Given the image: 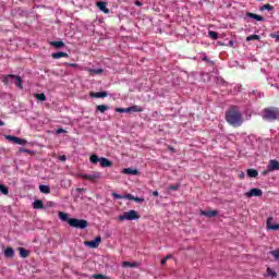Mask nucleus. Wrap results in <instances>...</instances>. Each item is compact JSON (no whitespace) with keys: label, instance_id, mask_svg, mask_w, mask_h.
<instances>
[{"label":"nucleus","instance_id":"1","mask_svg":"<svg viewBox=\"0 0 279 279\" xmlns=\"http://www.w3.org/2000/svg\"><path fill=\"white\" fill-rule=\"evenodd\" d=\"M225 119L232 128H241L243 125V114L236 106H232L226 111Z\"/></svg>","mask_w":279,"mask_h":279},{"label":"nucleus","instance_id":"2","mask_svg":"<svg viewBox=\"0 0 279 279\" xmlns=\"http://www.w3.org/2000/svg\"><path fill=\"white\" fill-rule=\"evenodd\" d=\"M263 119H265V121H276L279 119V109L276 107L264 109Z\"/></svg>","mask_w":279,"mask_h":279},{"label":"nucleus","instance_id":"3","mask_svg":"<svg viewBox=\"0 0 279 279\" xmlns=\"http://www.w3.org/2000/svg\"><path fill=\"white\" fill-rule=\"evenodd\" d=\"M136 219H141V215L134 209L125 211L123 215L119 216L120 221H134Z\"/></svg>","mask_w":279,"mask_h":279},{"label":"nucleus","instance_id":"4","mask_svg":"<svg viewBox=\"0 0 279 279\" xmlns=\"http://www.w3.org/2000/svg\"><path fill=\"white\" fill-rule=\"evenodd\" d=\"M69 226H71V228L84 230V229L88 228V221H86L84 219L70 218Z\"/></svg>","mask_w":279,"mask_h":279},{"label":"nucleus","instance_id":"5","mask_svg":"<svg viewBox=\"0 0 279 279\" xmlns=\"http://www.w3.org/2000/svg\"><path fill=\"white\" fill-rule=\"evenodd\" d=\"M78 178H82L83 180H87L88 182H95L96 180H99L101 178V173L95 172L93 174H78Z\"/></svg>","mask_w":279,"mask_h":279},{"label":"nucleus","instance_id":"6","mask_svg":"<svg viewBox=\"0 0 279 279\" xmlns=\"http://www.w3.org/2000/svg\"><path fill=\"white\" fill-rule=\"evenodd\" d=\"M7 141H10V143H13L14 145H27V141L16 137V136H12V135H7Z\"/></svg>","mask_w":279,"mask_h":279},{"label":"nucleus","instance_id":"7","mask_svg":"<svg viewBox=\"0 0 279 279\" xmlns=\"http://www.w3.org/2000/svg\"><path fill=\"white\" fill-rule=\"evenodd\" d=\"M263 196V190L260 189H251L246 193V197H262Z\"/></svg>","mask_w":279,"mask_h":279},{"label":"nucleus","instance_id":"8","mask_svg":"<svg viewBox=\"0 0 279 279\" xmlns=\"http://www.w3.org/2000/svg\"><path fill=\"white\" fill-rule=\"evenodd\" d=\"M96 5L100 10V12H104V14H110V9H108V2L99 1L96 3Z\"/></svg>","mask_w":279,"mask_h":279},{"label":"nucleus","instance_id":"9","mask_svg":"<svg viewBox=\"0 0 279 279\" xmlns=\"http://www.w3.org/2000/svg\"><path fill=\"white\" fill-rule=\"evenodd\" d=\"M112 197H114L116 199H130L131 202H134V195L132 194H126V195H121V194H118L117 192H112Z\"/></svg>","mask_w":279,"mask_h":279},{"label":"nucleus","instance_id":"10","mask_svg":"<svg viewBox=\"0 0 279 279\" xmlns=\"http://www.w3.org/2000/svg\"><path fill=\"white\" fill-rule=\"evenodd\" d=\"M99 243H101V236H97L93 241H86L85 245H87V247L97 248L99 247Z\"/></svg>","mask_w":279,"mask_h":279},{"label":"nucleus","instance_id":"11","mask_svg":"<svg viewBox=\"0 0 279 279\" xmlns=\"http://www.w3.org/2000/svg\"><path fill=\"white\" fill-rule=\"evenodd\" d=\"M268 171H279V161L271 159L268 163Z\"/></svg>","mask_w":279,"mask_h":279},{"label":"nucleus","instance_id":"12","mask_svg":"<svg viewBox=\"0 0 279 279\" xmlns=\"http://www.w3.org/2000/svg\"><path fill=\"white\" fill-rule=\"evenodd\" d=\"M201 215H203V217H208L209 219H213V217H217V215H219V211H217V210H203V211H201Z\"/></svg>","mask_w":279,"mask_h":279},{"label":"nucleus","instance_id":"13","mask_svg":"<svg viewBox=\"0 0 279 279\" xmlns=\"http://www.w3.org/2000/svg\"><path fill=\"white\" fill-rule=\"evenodd\" d=\"M12 80L17 88L23 89V78H21V76L13 74Z\"/></svg>","mask_w":279,"mask_h":279},{"label":"nucleus","instance_id":"14","mask_svg":"<svg viewBox=\"0 0 279 279\" xmlns=\"http://www.w3.org/2000/svg\"><path fill=\"white\" fill-rule=\"evenodd\" d=\"M266 278H272V279H276L278 278V272H276V270L271 269V267H268L266 269V275H265Z\"/></svg>","mask_w":279,"mask_h":279},{"label":"nucleus","instance_id":"15","mask_svg":"<svg viewBox=\"0 0 279 279\" xmlns=\"http://www.w3.org/2000/svg\"><path fill=\"white\" fill-rule=\"evenodd\" d=\"M271 221H274V217H269L268 219H267V229L268 230H279V225H276V223H274V225H271Z\"/></svg>","mask_w":279,"mask_h":279},{"label":"nucleus","instance_id":"16","mask_svg":"<svg viewBox=\"0 0 279 279\" xmlns=\"http://www.w3.org/2000/svg\"><path fill=\"white\" fill-rule=\"evenodd\" d=\"M90 97H95L96 99H104V97H108V92L92 93Z\"/></svg>","mask_w":279,"mask_h":279},{"label":"nucleus","instance_id":"17","mask_svg":"<svg viewBox=\"0 0 279 279\" xmlns=\"http://www.w3.org/2000/svg\"><path fill=\"white\" fill-rule=\"evenodd\" d=\"M246 16H248V19H254L255 21H259L263 22L265 21V19L256 13H252V12H247Z\"/></svg>","mask_w":279,"mask_h":279},{"label":"nucleus","instance_id":"18","mask_svg":"<svg viewBox=\"0 0 279 279\" xmlns=\"http://www.w3.org/2000/svg\"><path fill=\"white\" fill-rule=\"evenodd\" d=\"M122 172L125 173L126 175H138L137 169L126 168V169H123Z\"/></svg>","mask_w":279,"mask_h":279},{"label":"nucleus","instance_id":"19","mask_svg":"<svg viewBox=\"0 0 279 279\" xmlns=\"http://www.w3.org/2000/svg\"><path fill=\"white\" fill-rule=\"evenodd\" d=\"M33 208H35V210H40L45 208V204L43 203V201L37 199L33 203Z\"/></svg>","mask_w":279,"mask_h":279},{"label":"nucleus","instance_id":"20","mask_svg":"<svg viewBox=\"0 0 279 279\" xmlns=\"http://www.w3.org/2000/svg\"><path fill=\"white\" fill-rule=\"evenodd\" d=\"M52 58L54 60H60V58H69V53H66V52H54V53H52Z\"/></svg>","mask_w":279,"mask_h":279},{"label":"nucleus","instance_id":"21","mask_svg":"<svg viewBox=\"0 0 279 279\" xmlns=\"http://www.w3.org/2000/svg\"><path fill=\"white\" fill-rule=\"evenodd\" d=\"M99 162L101 167H112V162L106 157H101Z\"/></svg>","mask_w":279,"mask_h":279},{"label":"nucleus","instance_id":"22","mask_svg":"<svg viewBox=\"0 0 279 279\" xmlns=\"http://www.w3.org/2000/svg\"><path fill=\"white\" fill-rule=\"evenodd\" d=\"M21 258H27L29 256V251L25 247H19Z\"/></svg>","mask_w":279,"mask_h":279},{"label":"nucleus","instance_id":"23","mask_svg":"<svg viewBox=\"0 0 279 279\" xmlns=\"http://www.w3.org/2000/svg\"><path fill=\"white\" fill-rule=\"evenodd\" d=\"M246 175L248 178H258V170H256V169H247Z\"/></svg>","mask_w":279,"mask_h":279},{"label":"nucleus","instance_id":"24","mask_svg":"<svg viewBox=\"0 0 279 279\" xmlns=\"http://www.w3.org/2000/svg\"><path fill=\"white\" fill-rule=\"evenodd\" d=\"M39 191L45 195H49V193H51V187L49 185H39Z\"/></svg>","mask_w":279,"mask_h":279},{"label":"nucleus","instance_id":"25","mask_svg":"<svg viewBox=\"0 0 279 279\" xmlns=\"http://www.w3.org/2000/svg\"><path fill=\"white\" fill-rule=\"evenodd\" d=\"M267 10L268 12H274V5L267 3L259 8V12H265Z\"/></svg>","mask_w":279,"mask_h":279},{"label":"nucleus","instance_id":"26","mask_svg":"<svg viewBox=\"0 0 279 279\" xmlns=\"http://www.w3.org/2000/svg\"><path fill=\"white\" fill-rule=\"evenodd\" d=\"M12 77H14V74H7L3 76L2 82L4 86H10V80H12Z\"/></svg>","mask_w":279,"mask_h":279},{"label":"nucleus","instance_id":"27","mask_svg":"<svg viewBox=\"0 0 279 279\" xmlns=\"http://www.w3.org/2000/svg\"><path fill=\"white\" fill-rule=\"evenodd\" d=\"M143 107L138 106V105H134L129 107V112H143Z\"/></svg>","mask_w":279,"mask_h":279},{"label":"nucleus","instance_id":"28","mask_svg":"<svg viewBox=\"0 0 279 279\" xmlns=\"http://www.w3.org/2000/svg\"><path fill=\"white\" fill-rule=\"evenodd\" d=\"M4 256L7 258H12V256H14V248L12 247H7L4 251Z\"/></svg>","mask_w":279,"mask_h":279},{"label":"nucleus","instance_id":"29","mask_svg":"<svg viewBox=\"0 0 279 279\" xmlns=\"http://www.w3.org/2000/svg\"><path fill=\"white\" fill-rule=\"evenodd\" d=\"M96 110L98 112H101V114H104V112H106L107 110H110V107L106 106V105H98L96 107Z\"/></svg>","mask_w":279,"mask_h":279},{"label":"nucleus","instance_id":"30","mask_svg":"<svg viewBox=\"0 0 279 279\" xmlns=\"http://www.w3.org/2000/svg\"><path fill=\"white\" fill-rule=\"evenodd\" d=\"M59 219H61V221H66L69 223V220H71V218H69V214H65L63 211L59 213Z\"/></svg>","mask_w":279,"mask_h":279},{"label":"nucleus","instance_id":"31","mask_svg":"<svg viewBox=\"0 0 279 279\" xmlns=\"http://www.w3.org/2000/svg\"><path fill=\"white\" fill-rule=\"evenodd\" d=\"M51 47H56V49H62L64 47V41H51Z\"/></svg>","mask_w":279,"mask_h":279},{"label":"nucleus","instance_id":"32","mask_svg":"<svg viewBox=\"0 0 279 279\" xmlns=\"http://www.w3.org/2000/svg\"><path fill=\"white\" fill-rule=\"evenodd\" d=\"M35 99H38V101H47V95L44 93L41 94H34Z\"/></svg>","mask_w":279,"mask_h":279},{"label":"nucleus","instance_id":"33","mask_svg":"<svg viewBox=\"0 0 279 279\" xmlns=\"http://www.w3.org/2000/svg\"><path fill=\"white\" fill-rule=\"evenodd\" d=\"M122 266H123V267H131V268H134V267H138V263H136V262H133V263H131V262H123V263H122Z\"/></svg>","mask_w":279,"mask_h":279},{"label":"nucleus","instance_id":"34","mask_svg":"<svg viewBox=\"0 0 279 279\" xmlns=\"http://www.w3.org/2000/svg\"><path fill=\"white\" fill-rule=\"evenodd\" d=\"M208 36H209V38H211V40H217V38H219V33H217L215 31H209Z\"/></svg>","mask_w":279,"mask_h":279},{"label":"nucleus","instance_id":"35","mask_svg":"<svg viewBox=\"0 0 279 279\" xmlns=\"http://www.w3.org/2000/svg\"><path fill=\"white\" fill-rule=\"evenodd\" d=\"M0 193H2V195H8L10 190L4 184H0Z\"/></svg>","mask_w":279,"mask_h":279},{"label":"nucleus","instance_id":"36","mask_svg":"<svg viewBox=\"0 0 279 279\" xmlns=\"http://www.w3.org/2000/svg\"><path fill=\"white\" fill-rule=\"evenodd\" d=\"M89 160H90V162H92L93 165H97V162L100 161L99 156H97V155H92V156L89 157Z\"/></svg>","mask_w":279,"mask_h":279},{"label":"nucleus","instance_id":"37","mask_svg":"<svg viewBox=\"0 0 279 279\" xmlns=\"http://www.w3.org/2000/svg\"><path fill=\"white\" fill-rule=\"evenodd\" d=\"M247 43L252 41V40H260V36L258 35H251L248 37H246Z\"/></svg>","mask_w":279,"mask_h":279},{"label":"nucleus","instance_id":"38","mask_svg":"<svg viewBox=\"0 0 279 279\" xmlns=\"http://www.w3.org/2000/svg\"><path fill=\"white\" fill-rule=\"evenodd\" d=\"M20 154H28L29 156H32V154H34V150L27 148H20Z\"/></svg>","mask_w":279,"mask_h":279},{"label":"nucleus","instance_id":"39","mask_svg":"<svg viewBox=\"0 0 279 279\" xmlns=\"http://www.w3.org/2000/svg\"><path fill=\"white\" fill-rule=\"evenodd\" d=\"M182 186V183H177L174 185H169V191H178Z\"/></svg>","mask_w":279,"mask_h":279},{"label":"nucleus","instance_id":"40","mask_svg":"<svg viewBox=\"0 0 279 279\" xmlns=\"http://www.w3.org/2000/svg\"><path fill=\"white\" fill-rule=\"evenodd\" d=\"M92 278H94V279H108V277L106 275H102V274L93 275Z\"/></svg>","mask_w":279,"mask_h":279},{"label":"nucleus","instance_id":"41","mask_svg":"<svg viewBox=\"0 0 279 279\" xmlns=\"http://www.w3.org/2000/svg\"><path fill=\"white\" fill-rule=\"evenodd\" d=\"M89 73H95L96 75H101V73H104V70L102 69L89 70Z\"/></svg>","mask_w":279,"mask_h":279},{"label":"nucleus","instance_id":"42","mask_svg":"<svg viewBox=\"0 0 279 279\" xmlns=\"http://www.w3.org/2000/svg\"><path fill=\"white\" fill-rule=\"evenodd\" d=\"M116 112H120V113H123V112H130V107L123 109V108H117L116 109Z\"/></svg>","mask_w":279,"mask_h":279},{"label":"nucleus","instance_id":"43","mask_svg":"<svg viewBox=\"0 0 279 279\" xmlns=\"http://www.w3.org/2000/svg\"><path fill=\"white\" fill-rule=\"evenodd\" d=\"M271 255L274 256V258H276V260H278V259H279V248L272 251V252H271Z\"/></svg>","mask_w":279,"mask_h":279},{"label":"nucleus","instance_id":"44","mask_svg":"<svg viewBox=\"0 0 279 279\" xmlns=\"http://www.w3.org/2000/svg\"><path fill=\"white\" fill-rule=\"evenodd\" d=\"M133 202H137V204H141V203H143V202H145V198H143V197H134V199H133Z\"/></svg>","mask_w":279,"mask_h":279},{"label":"nucleus","instance_id":"45","mask_svg":"<svg viewBox=\"0 0 279 279\" xmlns=\"http://www.w3.org/2000/svg\"><path fill=\"white\" fill-rule=\"evenodd\" d=\"M57 134H66V131L64 129H57Z\"/></svg>","mask_w":279,"mask_h":279},{"label":"nucleus","instance_id":"46","mask_svg":"<svg viewBox=\"0 0 279 279\" xmlns=\"http://www.w3.org/2000/svg\"><path fill=\"white\" fill-rule=\"evenodd\" d=\"M47 206H48L49 208H53V206H56V203H53V202H48V203H47Z\"/></svg>","mask_w":279,"mask_h":279},{"label":"nucleus","instance_id":"47","mask_svg":"<svg viewBox=\"0 0 279 279\" xmlns=\"http://www.w3.org/2000/svg\"><path fill=\"white\" fill-rule=\"evenodd\" d=\"M270 171H269V168L267 169V170H264L263 172H262V175H267V173H269Z\"/></svg>","mask_w":279,"mask_h":279},{"label":"nucleus","instance_id":"48","mask_svg":"<svg viewBox=\"0 0 279 279\" xmlns=\"http://www.w3.org/2000/svg\"><path fill=\"white\" fill-rule=\"evenodd\" d=\"M161 265H167V258L163 257V258L161 259Z\"/></svg>","mask_w":279,"mask_h":279},{"label":"nucleus","instance_id":"49","mask_svg":"<svg viewBox=\"0 0 279 279\" xmlns=\"http://www.w3.org/2000/svg\"><path fill=\"white\" fill-rule=\"evenodd\" d=\"M168 149H169L170 151H175V148H173V146H168Z\"/></svg>","mask_w":279,"mask_h":279},{"label":"nucleus","instance_id":"50","mask_svg":"<svg viewBox=\"0 0 279 279\" xmlns=\"http://www.w3.org/2000/svg\"><path fill=\"white\" fill-rule=\"evenodd\" d=\"M229 47H234V41L230 40L229 41Z\"/></svg>","mask_w":279,"mask_h":279},{"label":"nucleus","instance_id":"51","mask_svg":"<svg viewBox=\"0 0 279 279\" xmlns=\"http://www.w3.org/2000/svg\"><path fill=\"white\" fill-rule=\"evenodd\" d=\"M154 197H158V191L153 192Z\"/></svg>","mask_w":279,"mask_h":279},{"label":"nucleus","instance_id":"52","mask_svg":"<svg viewBox=\"0 0 279 279\" xmlns=\"http://www.w3.org/2000/svg\"><path fill=\"white\" fill-rule=\"evenodd\" d=\"M272 38H276L279 41V35H272Z\"/></svg>","mask_w":279,"mask_h":279},{"label":"nucleus","instance_id":"53","mask_svg":"<svg viewBox=\"0 0 279 279\" xmlns=\"http://www.w3.org/2000/svg\"><path fill=\"white\" fill-rule=\"evenodd\" d=\"M60 160H66V156H61Z\"/></svg>","mask_w":279,"mask_h":279},{"label":"nucleus","instance_id":"54","mask_svg":"<svg viewBox=\"0 0 279 279\" xmlns=\"http://www.w3.org/2000/svg\"><path fill=\"white\" fill-rule=\"evenodd\" d=\"M1 125H5V122L0 120V126Z\"/></svg>","mask_w":279,"mask_h":279},{"label":"nucleus","instance_id":"55","mask_svg":"<svg viewBox=\"0 0 279 279\" xmlns=\"http://www.w3.org/2000/svg\"><path fill=\"white\" fill-rule=\"evenodd\" d=\"M165 258H166V260H169V258H171V255H168Z\"/></svg>","mask_w":279,"mask_h":279},{"label":"nucleus","instance_id":"56","mask_svg":"<svg viewBox=\"0 0 279 279\" xmlns=\"http://www.w3.org/2000/svg\"><path fill=\"white\" fill-rule=\"evenodd\" d=\"M135 4H137V5H142V3H141V2H138V1H136V2H135Z\"/></svg>","mask_w":279,"mask_h":279},{"label":"nucleus","instance_id":"57","mask_svg":"<svg viewBox=\"0 0 279 279\" xmlns=\"http://www.w3.org/2000/svg\"><path fill=\"white\" fill-rule=\"evenodd\" d=\"M71 66H77V64L76 63H72Z\"/></svg>","mask_w":279,"mask_h":279},{"label":"nucleus","instance_id":"58","mask_svg":"<svg viewBox=\"0 0 279 279\" xmlns=\"http://www.w3.org/2000/svg\"><path fill=\"white\" fill-rule=\"evenodd\" d=\"M240 178H245V174L242 173V174L240 175Z\"/></svg>","mask_w":279,"mask_h":279},{"label":"nucleus","instance_id":"59","mask_svg":"<svg viewBox=\"0 0 279 279\" xmlns=\"http://www.w3.org/2000/svg\"><path fill=\"white\" fill-rule=\"evenodd\" d=\"M77 191H82V189H77Z\"/></svg>","mask_w":279,"mask_h":279}]
</instances>
